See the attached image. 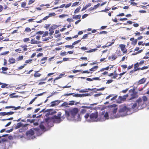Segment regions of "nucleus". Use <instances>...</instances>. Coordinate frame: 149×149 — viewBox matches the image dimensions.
<instances>
[{
  "mask_svg": "<svg viewBox=\"0 0 149 149\" xmlns=\"http://www.w3.org/2000/svg\"><path fill=\"white\" fill-rule=\"evenodd\" d=\"M79 110L77 108H74L70 109L68 111H65V114L67 117L71 116L77 120H80L81 118L79 114L78 113Z\"/></svg>",
  "mask_w": 149,
  "mask_h": 149,
  "instance_id": "1",
  "label": "nucleus"
},
{
  "mask_svg": "<svg viewBox=\"0 0 149 149\" xmlns=\"http://www.w3.org/2000/svg\"><path fill=\"white\" fill-rule=\"evenodd\" d=\"M26 134L28 136H32L34 134V132L32 130L30 129L26 132Z\"/></svg>",
  "mask_w": 149,
  "mask_h": 149,
  "instance_id": "14",
  "label": "nucleus"
},
{
  "mask_svg": "<svg viewBox=\"0 0 149 149\" xmlns=\"http://www.w3.org/2000/svg\"><path fill=\"white\" fill-rule=\"evenodd\" d=\"M119 47L123 54H126L127 53V49L125 48V45L124 44H120L119 45Z\"/></svg>",
  "mask_w": 149,
  "mask_h": 149,
  "instance_id": "9",
  "label": "nucleus"
},
{
  "mask_svg": "<svg viewBox=\"0 0 149 149\" xmlns=\"http://www.w3.org/2000/svg\"><path fill=\"white\" fill-rule=\"evenodd\" d=\"M23 41L24 42H27L29 41L30 39L29 38H25L23 39Z\"/></svg>",
  "mask_w": 149,
  "mask_h": 149,
  "instance_id": "54",
  "label": "nucleus"
},
{
  "mask_svg": "<svg viewBox=\"0 0 149 149\" xmlns=\"http://www.w3.org/2000/svg\"><path fill=\"white\" fill-rule=\"evenodd\" d=\"M66 20L68 22H70L73 21V19H72V18H68Z\"/></svg>",
  "mask_w": 149,
  "mask_h": 149,
  "instance_id": "62",
  "label": "nucleus"
},
{
  "mask_svg": "<svg viewBox=\"0 0 149 149\" xmlns=\"http://www.w3.org/2000/svg\"><path fill=\"white\" fill-rule=\"evenodd\" d=\"M56 15V14L55 13H49V14L48 16L49 17H51L52 16H54Z\"/></svg>",
  "mask_w": 149,
  "mask_h": 149,
  "instance_id": "42",
  "label": "nucleus"
},
{
  "mask_svg": "<svg viewBox=\"0 0 149 149\" xmlns=\"http://www.w3.org/2000/svg\"><path fill=\"white\" fill-rule=\"evenodd\" d=\"M130 40L132 41L131 42L132 44L134 45H136L138 41L136 39L134 40V38H131L130 39Z\"/></svg>",
  "mask_w": 149,
  "mask_h": 149,
  "instance_id": "15",
  "label": "nucleus"
},
{
  "mask_svg": "<svg viewBox=\"0 0 149 149\" xmlns=\"http://www.w3.org/2000/svg\"><path fill=\"white\" fill-rule=\"evenodd\" d=\"M60 102V101L59 100H56L52 102L50 105V107H54L56 105H58Z\"/></svg>",
  "mask_w": 149,
  "mask_h": 149,
  "instance_id": "10",
  "label": "nucleus"
},
{
  "mask_svg": "<svg viewBox=\"0 0 149 149\" xmlns=\"http://www.w3.org/2000/svg\"><path fill=\"white\" fill-rule=\"evenodd\" d=\"M31 31V29L29 27H27L25 28V31L26 32H30Z\"/></svg>",
  "mask_w": 149,
  "mask_h": 149,
  "instance_id": "47",
  "label": "nucleus"
},
{
  "mask_svg": "<svg viewBox=\"0 0 149 149\" xmlns=\"http://www.w3.org/2000/svg\"><path fill=\"white\" fill-rule=\"evenodd\" d=\"M136 102L138 105V109H142L143 108V106L145 104L143 101L142 98L141 97H139L137 100Z\"/></svg>",
  "mask_w": 149,
  "mask_h": 149,
  "instance_id": "5",
  "label": "nucleus"
},
{
  "mask_svg": "<svg viewBox=\"0 0 149 149\" xmlns=\"http://www.w3.org/2000/svg\"><path fill=\"white\" fill-rule=\"evenodd\" d=\"M66 48H69L70 49H72L74 47V46L72 45H67L65 46Z\"/></svg>",
  "mask_w": 149,
  "mask_h": 149,
  "instance_id": "45",
  "label": "nucleus"
},
{
  "mask_svg": "<svg viewBox=\"0 0 149 149\" xmlns=\"http://www.w3.org/2000/svg\"><path fill=\"white\" fill-rule=\"evenodd\" d=\"M100 6V3H98L96 5L94 6L93 7L94 9H96L97 8Z\"/></svg>",
  "mask_w": 149,
  "mask_h": 149,
  "instance_id": "55",
  "label": "nucleus"
},
{
  "mask_svg": "<svg viewBox=\"0 0 149 149\" xmlns=\"http://www.w3.org/2000/svg\"><path fill=\"white\" fill-rule=\"evenodd\" d=\"M88 34H84L82 38V39H85L88 38Z\"/></svg>",
  "mask_w": 149,
  "mask_h": 149,
  "instance_id": "60",
  "label": "nucleus"
},
{
  "mask_svg": "<svg viewBox=\"0 0 149 149\" xmlns=\"http://www.w3.org/2000/svg\"><path fill=\"white\" fill-rule=\"evenodd\" d=\"M81 97H82L87 96L90 95V94L89 93H85L84 94H81Z\"/></svg>",
  "mask_w": 149,
  "mask_h": 149,
  "instance_id": "57",
  "label": "nucleus"
},
{
  "mask_svg": "<svg viewBox=\"0 0 149 149\" xmlns=\"http://www.w3.org/2000/svg\"><path fill=\"white\" fill-rule=\"evenodd\" d=\"M89 117L91 120L93 121H95V120L97 119L98 117L97 112L91 113Z\"/></svg>",
  "mask_w": 149,
  "mask_h": 149,
  "instance_id": "8",
  "label": "nucleus"
},
{
  "mask_svg": "<svg viewBox=\"0 0 149 149\" xmlns=\"http://www.w3.org/2000/svg\"><path fill=\"white\" fill-rule=\"evenodd\" d=\"M65 4H62L59 7H57L56 8H54V9H57L58 8H62L64 7H65Z\"/></svg>",
  "mask_w": 149,
  "mask_h": 149,
  "instance_id": "50",
  "label": "nucleus"
},
{
  "mask_svg": "<svg viewBox=\"0 0 149 149\" xmlns=\"http://www.w3.org/2000/svg\"><path fill=\"white\" fill-rule=\"evenodd\" d=\"M47 57H43L40 60L41 62V63L42 64H43L45 62V61L47 60Z\"/></svg>",
  "mask_w": 149,
  "mask_h": 149,
  "instance_id": "22",
  "label": "nucleus"
},
{
  "mask_svg": "<svg viewBox=\"0 0 149 149\" xmlns=\"http://www.w3.org/2000/svg\"><path fill=\"white\" fill-rule=\"evenodd\" d=\"M139 66V63L138 62L136 63L134 65V68L135 69H137V70H139V68L138 67Z\"/></svg>",
  "mask_w": 149,
  "mask_h": 149,
  "instance_id": "26",
  "label": "nucleus"
},
{
  "mask_svg": "<svg viewBox=\"0 0 149 149\" xmlns=\"http://www.w3.org/2000/svg\"><path fill=\"white\" fill-rule=\"evenodd\" d=\"M131 111L130 107L124 106L120 109L119 112L120 114H123L125 116L130 114Z\"/></svg>",
  "mask_w": 149,
  "mask_h": 149,
  "instance_id": "2",
  "label": "nucleus"
},
{
  "mask_svg": "<svg viewBox=\"0 0 149 149\" xmlns=\"http://www.w3.org/2000/svg\"><path fill=\"white\" fill-rule=\"evenodd\" d=\"M81 17V15H74L72 17V18L77 19H80Z\"/></svg>",
  "mask_w": 149,
  "mask_h": 149,
  "instance_id": "21",
  "label": "nucleus"
},
{
  "mask_svg": "<svg viewBox=\"0 0 149 149\" xmlns=\"http://www.w3.org/2000/svg\"><path fill=\"white\" fill-rule=\"evenodd\" d=\"M41 75V74L35 73L34 74V76L35 77H40Z\"/></svg>",
  "mask_w": 149,
  "mask_h": 149,
  "instance_id": "34",
  "label": "nucleus"
},
{
  "mask_svg": "<svg viewBox=\"0 0 149 149\" xmlns=\"http://www.w3.org/2000/svg\"><path fill=\"white\" fill-rule=\"evenodd\" d=\"M129 106L131 107H129L131 109V110L132 109H134L135 108H137L138 109V105L137 104V103L136 102L135 103H132L131 104L129 105Z\"/></svg>",
  "mask_w": 149,
  "mask_h": 149,
  "instance_id": "13",
  "label": "nucleus"
},
{
  "mask_svg": "<svg viewBox=\"0 0 149 149\" xmlns=\"http://www.w3.org/2000/svg\"><path fill=\"white\" fill-rule=\"evenodd\" d=\"M40 127L42 130H44L45 129V126L42 124L40 125Z\"/></svg>",
  "mask_w": 149,
  "mask_h": 149,
  "instance_id": "40",
  "label": "nucleus"
},
{
  "mask_svg": "<svg viewBox=\"0 0 149 149\" xmlns=\"http://www.w3.org/2000/svg\"><path fill=\"white\" fill-rule=\"evenodd\" d=\"M148 68V66H143L141 68H139V70H143L144 69H146Z\"/></svg>",
  "mask_w": 149,
  "mask_h": 149,
  "instance_id": "39",
  "label": "nucleus"
},
{
  "mask_svg": "<svg viewBox=\"0 0 149 149\" xmlns=\"http://www.w3.org/2000/svg\"><path fill=\"white\" fill-rule=\"evenodd\" d=\"M81 8V7L80 6H79L78 8H77L74 11V14H76L77 13H79V10Z\"/></svg>",
  "mask_w": 149,
  "mask_h": 149,
  "instance_id": "29",
  "label": "nucleus"
},
{
  "mask_svg": "<svg viewBox=\"0 0 149 149\" xmlns=\"http://www.w3.org/2000/svg\"><path fill=\"white\" fill-rule=\"evenodd\" d=\"M114 75L112 77V78H113V79H115V78H116L117 77L118 75V74H117L116 72V71H114Z\"/></svg>",
  "mask_w": 149,
  "mask_h": 149,
  "instance_id": "37",
  "label": "nucleus"
},
{
  "mask_svg": "<svg viewBox=\"0 0 149 149\" xmlns=\"http://www.w3.org/2000/svg\"><path fill=\"white\" fill-rule=\"evenodd\" d=\"M15 58H12L9 60V61L10 63H14L15 62Z\"/></svg>",
  "mask_w": 149,
  "mask_h": 149,
  "instance_id": "24",
  "label": "nucleus"
},
{
  "mask_svg": "<svg viewBox=\"0 0 149 149\" xmlns=\"http://www.w3.org/2000/svg\"><path fill=\"white\" fill-rule=\"evenodd\" d=\"M44 32L43 31H40L37 32L36 33V34H39L40 35H42L43 34Z\"/></svg>",
  "mask_w": 149,
  "mask_h": 149,
  "instance_id": "63",
  "label": "nucleus"
},
{
  "mask_svg": "<svg viewBox=\"0 0 149 149\" xmlns=\"http://www.w3.org/2000/svg\"><path fill=\"white\" fill-rule=\"evenodd\" d=\"M82 71L81 70H73L72 72L74 73H75L78 72H79Z\"/></svg>",
  "mask_w": 149,
  "mask_h": 149,
  "instance_id": "52",
  "label": "nucleus"
},
{
  "mask_svg": "<svg viewBox=\"0 0 149 149\" xmlns=\"http://www.w3.org/2000/svg\"><path fill=\"white\" fill-rule=\"evenodd\" d=\"M0 149H4L6 147V144L3 142L1 143Z\"/></svg>",
  "mask_w": 149,
  "mask_h": 149,
  "instance_id": "23",
  "label": "nucleus"
},
{
  "mask_svg": "<svg viewBox=\"0 0 149 149\" xmlns=\"http://www.w3.org/2000/svg\"><path fill=\"white\" fill-rule=\"evenodd\" d=\"M134 0H131V4L133 6H136L137 5V3L134 2Z\"/></svg>",
  "mask_w": 149,
  "mask_h": 149,
  "instance_id": "48",
  "label": "nucleus"
},
{
  "mask_svg": "<svg viewBox=\"0 0 149 149\" xmlns=\"http://www.w3.org/2000/svg\"><path fill=\"white\" fill-rule=\"evenodd\" d=\"M91 5V3H88L85 6H84L82 9L81 11H82L86 10L87 8L90 7Z\"/></svg>",
  "mask_w": 149,
  "mask_h": 149,
  "instance_id": "17",
  "label": "nucleus"
},
{
  "mask_svg": "<svg viewBox=\"0 0 149 149\" xmlns=\"http://www.w3.org/2000/svg\"><path fill=\"white\" fill-rule=\"evenodd\" d=\"M57 28V26L56 25H53L52 26H51L49 30H53L54 31V30L56 29Z\"/></svg>",
  "mask_w": 149,
  "mask_h": 149,
  "instance_id": "35",
  "label": "nucleus"
},
{
  "mask_svg": "<svg viewBox=\"0 0 149 149\" xmlns=\"http://www.w3.org/2000/svg\"><path fill=\"white\" fill-rule=\"evenodd\" d=\"M115 40L113 39L112 42H108L107 44L106 45H107L108 47L111 46L115 42Z\"/></svg>",
  "mask_w": 149,
  "mask_h": 149,
  "instance_id": "18",
  "label": "nucleus"
},
{
  "mask_svg": "<svg viewBox=\"0 0 149 149\" xmlns=\"http://www.w3.org/2000/svg\"><path fill=\"white\" fill-rule=\"evenodd\" d=\"M40 42H39L35 40V39H32L30 42L32 44H38Z\"/></svg>",
  "mask_w": 149,
  "mask_h": 149,
  "instance_id": "16",
  "label": "nucleus"
},
{
  "mask_svg": "<svg viewBox=\"0 0 149 149\" xmlns=\"http://www.w3.org/2000/svg\"><path fill=\"white\" fill-rule=\"evenodd\" d=\"M97 50V49H91L88 51H86V52L87 53H91L93 52H94Z\"/></svg>",
  "mask_w": 149,
  "mask_h": 149,
  "instance_id": "31",
  "label": "nucleus"
},
{
  "mask_svg": "<svg viewBox=\"0 0 149 149\" xmlns=\"http://www.w3.org/2000/svg\"><path fill=\"white\" fill-rule=\"evenodd\" d=\"M129 92L132 93L130 94L131 97L129 99V100H131L138 97V92L135 91V89L134 88L133 89H130L129 91Z\"/></svg>",
  "mask_w": 149,
  "mask_h": 149,
  "instance_id": "3",
  "label": "nucleus"
},
{
  "mask_svg": "<svg viewBox=\"0 0 149 149\" xmlns=\"http://www.w3.org/2000/svg\"><path fill=\"white\" fill-rule=\"evenodd\" d=\"M62 77V76H61V75L60 74V75H59L58 77H56L54 79V83H55V80L58 79H59L60 78H61Z\"/></svg>",
  "mask_w": 149,
  "mask_h": 149,
  "instance_id": "49",
  "label": "nucleus"
},
{
  "mask_svg": "<svg viewBox=\"0 0 149 149\" xmlns=\"http://www.w3.org/2000/svg\"><path fill=\"white\" fill-rule=\"evenodd\" d=\"M104 118H105V119H108V118L109 117V115H108V112L107 111L105 113L104 115Z\"/></svg>",
  "mask_w": 149,
  "mask_h": 149,
  "instance_id": "36",
  "label": "nucleus"
},
{
  "mask_svg": "<svg viewBox=\"0 0 149 149\" xmlns=\"http://www.w3.org/2000/svg\"><path fill=\"white\" fill-rule=\"evenodd\" d=\"M81 41V40H78L77 41H75L74 42H73L72 43V45H76V44L80 42Z\"/></svg>",
  "mask_w": 149,
  "mask_h": 149,
  "instance_id": "51",
  "label": "nucleus"
},
{
  "mask_svg": "<svg viewBox=\"0 0 149 149\" xmlns=\"http://www.w3.org/2000/svg\"><path fill=\"white\" fill-rule=\"evenodd\" d=\"M20 47L22 48H23V50L21 49V48H19L17 49H15V52H18L19 53H23L25 51H27L28 50L27 46L26 45H21L20 46Z\"/></svg>",
  "mask_w": 149,
  "mask_h": 149,
  "instance_id": "6",
  "label": "nucleus"
},
{
  "mask_svg": "<svg viewBox=\"0 0 149 149\" xmlns=\"http://www.w3.org/2000/svg\"><path fill=\"white\" fill-rule=\"evenodd\" d=\"M67 54V53L65 52H61L60 53V55L61 56H63L66 55Z\"/></svg>",
  "mask_w": 149,
  "mask_h": 149,
  "instance_id": "58",
  "label": "nucleus"
},
{
  "mask_svg": "<svg viewBox=\"0 0 149 149\" xmlns=\"http://www.w3.org/2000/svg\"><path fill=\"white\" fill-rule=\"evenodd\" d=\"M80 4V3H79V2H76L72 4V7L75 6H76L78 5H79Z\"/></svg>",
  "mask_w": 149,
  "mask_h": 149,
  "instance_id": "32",
  "label": "nucleus"
},
{
  "mask_svg": "<svg viewBox=\"0 0 149 149\" xmlns=\"http://www.w3.org/2000/svg\"><path fill=\"white\" fill-rule=\"evenodd\" d=\"M68 105L69 104L67 102H64L61 104V106L62 107H67Z\"/></svg>",
  "mask_w": 149,
  "mask_h": 149,
  "instance_id": "43",
  "label": "nucleus"
},
{
  "mask_svg": "<svg viewBox=\"0 0 149 149\" xmlns=\"http://www.w3.org/2000/svg\"><path fill=\"white\" fill-rule=\"evenodd\" d=\"M6 112H0V115L4 116L7 115Z\"/></svg>",
  "mask_w": 149,
  "mask_h": 149,
  "instance_id": "61",
  "label": "nucleus"
},
{
  "mask_svg": "<svg viewBox=\"0 0 149 149\" xmlns=\"http://www.w3.org/2000/svg\"><path fill=\"white\" fill-rule=\"evenodd\" d=\"M98 68L97 66H94L93 68L89 69V70L91 71H94L96 70Z\"/></svg>",
  "mask_w": 149,
  "mask_h": 149,
  "instance_id": "25",
  "label": "nucleus"
},
{
  "mask_svg": "<svg viewBox=\"0 0 149 149\" xmlns=\"http://www.w3.org/2000/svg\"><path fill=\"white\" fill-rule=\"evenodd\" d=\"M37 98V97H35L34 99H32L29 102V104H31Z\"/></svg>",
  "mask_w": 149,
  "mask_h": 149,
  "instance_id": "56",
  "label": "nucleus"
},
{
  "mask_svg": "<svg viewBox=\"0 0 149 149\" xmlns=\"http://www.w3.org/2000/svg\"><path fill=\"white\" fill-rule=\"evenodd\" d=\"M26 3L25 2H23L21 4V6L22 7H24L26 5Z\"/></svg>",
  "mask_w": 149,
  "mask_h": 149,
  "instance_id": "64",
  "label": "nucleus"
},
{
  "mask_svg": "<svg viewBox=\"0 0 149 149\" xmlns=\"http://www.w3.org/2000/svg\"><path fill=\"white\" fill-rule=\"evenodd\" d=\"M15 93H13L9 95L10 97L11 98H13L14 97H18L17 95L13 96L15 94Z\"/></svg>",
  "mask_w": 149,
  "mask_h": 149,
  "instance_id": "33",
  "label": "nucleus"
},
{
  "mask_svg": "<svg viewBox=\"0 0 149 149\" xmlns=\"http://www.w3.org/2000/svg\"><path fill=\"white\" fill-rule=\"evenodd\" d=\"M49 33L47 31H46L45 32L44 34H43L42 35V37H45L47 36L48 34Z\"/></svg>",
  "mask_w": 149,
  "mask_h": 149,
  "instance_id": "53",
  "label": "nucleus"
},
{
  "mask_svg": "<svg viewBox=\"0 0 149 149\" xmlns=\"http://www.w3.org/2000/svg\"><path fill=\"white\" fill-rule=\"evenodd\" d=\"M88 91L87 90V89H82V90H80L79 91V92L80 93H85V92H88Z\"/></svg>",
  "mask_w": 149,
  "mask_h": 149,
  "instance_id": "44",
  "label": "nucleus"
},
{
  "mask_svg": "<svg viewBox=\"0 0 149 149\" xmlns=\"http://www.w3.org/2000/svg\"><path fill=\"white\" fill-rule=\"evenodd\" d=\"M146 79L145 78H143L137 82V84L139 85L143 84L146 82Z\"/></svg>",
  "mask_w": 149,
  "mask_h": 149,
  "instance_id": "12",
  "label": "nucleus"
},
{
  "mask_svg": "<svg viewBox=\"0 0 149 149\" xmlns=\"http://www.w3.org/2000/svg\"><path fill=\"white\" fill-rule=\"evenodd\" d=\"M128 97V95L127 94L123 96H119L117 100V102L118 103H121L125 101L126 98Z\"/></svg>",
  "mask_w": 149,
  "mask_h": 149,
  "instance_id": "7",
  "label": "nucleus"
},
{
  "mask_svg": "<svg viewBox=\"0 0 149 149\" xmlns=\"http://www.w3.org/2000/svg\"><path fill=\"white\" fill-rule=\"evenodd\" d=\"M61 112H58L57 114V116L54 115L52 117V118L54 123H59L61 121Z\"/></svg>",
  "mask_w": 149,
  "mask_h": 149,
  "instance_id": "4",
  "label": "nucleus"
},
{
  "mask_svg": "<svg viewBox=\"0 0 149 149\" xmlns=\"http://www.w3.org/2000/svg\"><path fill=\"white\" fill-rule=\"evenodd\" d=\"M23 59V56H19L17 58V61H21Z\"/></svg>",
  "mask_w": 149,
  "mask_h": 149,
  "instance_id": "41",
  "label": "nucleus"
},
{
  "mask_svg": "<svg viewBox=\"0 0 149 149\" xmlns=\"http://www.w3.org/2000/svg\"><path fill=\"white\" fill-rule=\"evenodd\" d=\"M22 124L21 123H19L17 124L16 126L15 127V129H17L20 128L22 126Z\"/></svg>",
  "mask_w": 149,
  "mask_h": 149,
  "instance_id": "30",
  "label": "nucleus"
},
{
  "mask_svg": "<svg viewBox=\"0 0 149 149\" xmlns=\"http://www.w3.org/2000/svg\"><path fill=\"white\" fill-rule=\"evenodd\" d=\"M107 33V32L105 31H102L100 32L99 34H106Z\"/></svg>",
  "mask_w": 149,
  "mask_h": 149,
  "instance_id": "59",
  "label": "nucleus"
},
{
  "mask_svg": "<svg viewBox=\"0 0 149 149\" xmlns=\"http://www.w3.org/2000/svg\"><path fill=\"white\" fill-rule=\"evenodd\" d=\"M142 98L143 101V102L145 104H146L145 102H147L148 100L147 97L146 96H143L142 97Z\"/></svg>",
  "mask_w": 149,
  "mask_h": 149,
  "instance_id": "27",
  "label": "nucleus"
},
{
  "mask_svg": "<svg viewBox=\"0 0 149 149\" xmlns=\"http://www.w3.org/2000/svg\"><path fill=\"white\" fill-rule=\"evenodd\" d=\"M2 86H1V88H7L8 87H10L11 88V87L10 86H9L8 87H7L8 86V84H6L5 83H2V84H1Z\"/></svg>",
  "mask_w": 149,
  "mask_h": 149,
  "instance_id": "28",
  "label": "nucleus"
},
{
  "mask_svg": "<svg viewBox=\"0 0 149 149\" xmlns=\"http://www.w3.org/2000/svg\"><path fill=\"white\" fill-rule=\"evenodd\" d=\"M72 96L76 97H81V94H75L74 95H73Z\"/></svg>",
  "mask_w": 149,
  "mask_h": 149,
  "instance_id": "38",
  "label": "nucleus"
},
{
  "mask_svg": "<svg viewBox=\"0 0 149 149\" xmlns=\"http://www.w3.org/2000/svg\"><path fill=\"white\" fill-rule=\"evenodd\" d=\"M32 60L31 59H29L26 60L25 62V63L24 64V65H26L27 64H30L32 62Z\"/></svg>",
  "mask_w": 149,
  "mask_h": 149,
  "instance_id": "20",
  "label": "nucleus"
},
{
  "mask_svg": "<svg viewBox=\"0 0 149 149\" xmlns=\"http://www.w3.org/2000/svg\"><path fill=\"white\" fill-rule=\"evenodd\" d=\"M117 58V55L114 54H113L111 56L109 57L108 59L111 61H113L116 59Z\"/></svg>",
  "mask_w": 149,
  "mask_h": 149,
  "instance_id": "11",
  "label": "nucleus"
},
{
  "mask_svg": "<svg viewBox=\"0 0 149 149\" xmlns=\"http://www.w3.org/2000/svg\"><path fill=\"white\" fill-rule=\"evenodd\" d=\"M46 79V78H45V79H42L40 80V81H41L38 84V85H41L42 84H45L46 82H45L43 81H45Z\"/></svg>",
  "mask_w": 149,
  "mask_h": 149,
  "instance_id": "19",
  "label": "nucleus"
},
{
  "mask_svg": "<svg viewBox=\"0 0 149 149\" xmlns=\"http://www.w3.org/2000/svg\"><path fill=\"white\" fill-rule=\"evenodd\" d=\"M126 72L125 71V72H122V73L120 74H119L120 77H119L118 78V79H120L121 77L122 76L124 75V74H125L126 73Z\"/></svg>",
  "mask_w": 149,
  "mask_h": 149,
  "instance_id": "46",
  "label": "nucleus"
}]
</instances>
